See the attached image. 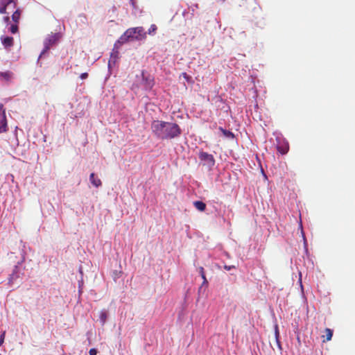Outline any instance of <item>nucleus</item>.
<instances>
[{"label": "nucleus", "mask_w": 355, "mask_h": 355, "mask_svg": "<svg viewBox=\"0 0 355 355\" xmlns=\"http://www.w3.org/2000/svg\"><path fill=\"white\" fill-rule=\"evenodd\" d=\"M193 205L196 207V209H197L200 211H204L206 209V204L202 201H195L193 202Z\"/></svg>", "instance_id": "ddd939ff"}, {"label": "nucleus", "mask_w": 355, "mask_h": 355, "mask_svg": "<svg viewBox=\"0 0 355 355\" xmlns=\"http://www.w3.org/2000/svg\"><path fill=\"white\" fill-rule=\"evenodd\" d=\"M182 76L183 77L187 80V81H189V80L191 79V77L187 75L186 73H182Z\"/></svg>", "instance_id": "bb28decb"}, {"label": "nucleus", "mask_w": 355, "mask_h": 355, "mask_svg": "<svg viewBox=\"0 0 355 355\" xmlns=\"http://www.w3.org/2000/svg\"><path fill=\"white\" fill-rule=\"evenodd\" d=\"M8 131L6 116H0V134Z\"/></svg>", "instance_id": "6e6552de"}, {"label": "nucleus", "mask_w": 355, "mask_h": 355, "mask_svg": "<svg viewBox=\"0 0 355 355\" xmlns=\"http://www.w3.org/2000/svg\"><path fill=\"white\" fill-rule=\"evenodd\" d=\"M89 354V355H96L97 350L94 348H92V349H90Z\"/></svg>", "instance_id": "5701e85b"}, {"label": "nucleus", "mask_w": 355, "mask_h": 355, "mask_svg": "<svg viewBox=\"0 0 355 355\" xmlns=\"http://www.w3.org/2000/svg\"><path fill=\"white\" fill-rule=\"evenodd\" d=\"M151 130L157 138L162 140L178 137L182 133V130L177 123L159 120L153 121Z\"/></svg>", "instance_id": "f257e3e1"}, {"label": "nucleus", "mask_w": 355, "mask_h": 355, "mask_svg": "<svg viewBox=\"0 0 355 355\" xmlns=\"http://www.w3.org/2000/svg\"><path fill=\"white\" fill-rule=\"evenodd\" d=\"M157 26L155 24H152L150 27V28L148 29V34H151L153 33H155L156 31H157Z\"/></svg>", "instance_id": "412c9836"}, {"label": "nucleus", "mask_w": 355, "mask_h": 355, "mask_svg": "<svg viewBox=\"0 0 355 355\" xmlns=\"http://www.w3.org/2000/svg\"><path fill=\"white\" fill-rule=\"evenodd\" d=\"M219 130L223 132V134L227 137H231V138H233L234 137V134L229 131V130H225L223 129L222 127H220L219 128Z\"/></svg>", "instance_id": "a211bd4d"}, {"label": "nucleus", "mask_w": 355, "mask_h": 355, "mask_svg": "<svg viewBox=\"0 0 355 355\" xmlns=\"http://www.w3.org/2000/svg\"><path fill=\"white\" fill-rule=\"evenodd\" d=\"M326 339L323 340V342L329 341L331 340L333 336V331L331 329L326 328L324 330ZM324 338V336H322Z\"/></svg>", "instance_id": "4468645a"}, {"label": "nucleus", "mask_w": 355, "mask_h": 355, "mask_svg": "<svg viewBox=\"0 0 355 355\" xmlns=\"http://www.w3.org/2000/svg\"><path fill=\"white\" fill-rule=\"evenodd\" d=\"M10 31L13 34L16 33L18 31V26L16 23L10 26Z\"/></svg>", "instance_id": "aec40b11"}, {"label": "nucleus", "mask_w": 355, "mask_h": 355, "mask_svg": "<svg viewBox=\"0 0 355 355\" xmlns=\"http://www.w3.org/2000/svg\"><path fill=\"white\" fill-rule=\"evenodd\" d=\"M12 73L10 71L1 72L0 76L6 80H9L12 78Z\"/></svg>", "instance_id": "f3484780"}, {"label": "nucleus", "mask_w": 355, "mask_h": 355, "mask_svg": "<svg viewBox=\"0 0 355 355\" xmlns=\"http://www.w3.org/2000/svg\"><path fill=\"white\" fill-rule=\"evenodd\" d=\"M236 267L233 265H231V266H227V265H225L224 266V268L226 270H230L233 268H235Z\"/></svg>", "instance_id": "b1692460"}, {"label": "nucleus", "mask_w": 355, "mask_h": 355, "mask_svg": "<svg viewBox=\"0 0 355 355\" xmlns=\"http://www.w3.org/2000/svg\"><path fill=\"white\" fill-rule=\"evenodd\" d=\"M89 180L95 187H99L102 184L101 180L98 178L96 177L94 173H92L90 174Z\"/></svg>", "instance_id": "9d476101"}, {"label": "nucleus", "mask_w": 355, "mask_h": 355, "mask_svg": "<svg viewBox=\"0 0 355 355\" xmlns=\"http://www.w3.org/2000/svg\"><path fill=\"white\" fill-rule=\"evenodd\" d=\"M87 77H88V73H86V72L81 73L80 76V78L81 79H86Z\"/></svg>", "instance_id": "a878e982"}, {"label": "nucleus", "mask_w": 355, "mask_h": 355, "mask_svg": "<svg viewBox=\"0 0 355 355\" xmlns=\"http://www.w3.org/2000/svg\"><path fill=\"white\" fill-rule=\"evenodd\" d=\"M5 334L6 333L5 332H3V334L1 335V337H0V345H1L4 341V338H5Z\"/></svg>", "instance_id": "393cba45"}, {"label": "nucleus", "mask_w": 355, "mask_h": 355, "mask_svg": "<svg viewBox=\"0 0 355 355\" xmlns=\"http://www.w3.org/2000/svg\"><path fill=\"white\" fill-rule=\"evenodd\" d=\"M278 151L282 154H286L288 150V145H286L284 147L277 146Z\"/></svg>", "instance_id": "6ab92c4d"}, {"label": "nucleus", "mask_w": 355, "mask_h": 355, "mask_svg": "<svg viewBox=\"0 0 355 355\" xmlns=\"http://www.w3.org/2000/svg\"><path fill=\"white\" fill-rule=\"evenodd\" d=\"M1 42L5 48H9L13 46L14 39L12 37H1Z\"/></svg>", "instance_id": "1a4fd4ad"}, {"label": "nucleus", "mask_w": 355, "mask_h": 355, "mask_svg": "<svg viewBox=\"0 0 355 355\" xmlns=\"http://www.w3.org/2000/svg\"><path fill=\"white\" fill-rule=\"evenodd\" d=\"M279 327H278L277 324H275V341L277 348L279 349V350L281 351L282 346H281V343L279 341Z\"/></svg>", "instance_id": "9b49d317"}, {"label": "nucleus", "mask_w": 355, "mask_h": 355, "mask_svg": "<svg viewBox=\"0 0 355 355\" xmlns=\"http://www.w3.org/2000/svg\"><path fill=\"white\" fill-rule=\"evenodd\" d=\"M146 38V32L141 26L127 29L114 44V46L122 45L129 41H141Z\"/></svg>", "instance_id": "f03ea898"}, {"label": "nucleus", "mask_w": 355, "mask_h": 355, "mask_svg": "<svg viewBox=\"0 0 355 355\" xmlns=\"http://www.w3.org/2000/svg\"><path fill=\"white\" fill-rule=\"evenodd\" d=\"M198 157L202 162H204V165H207L210 168L213 167L215 164V159L214 156L207 152H200Z\"/></svg>", "instance_id": "7ed1b4c3"}, {"label": "nucleus", "mask_w": 355, "mask_h": 355, "mask_svg": "<svg viewBox=\"0 0 355 355\" xmlns=\"http://www.w3.org/2000/svg\"><path fill=\"white\" fill-rule=\"evenodd\" d=\"M138 88H139V86H138V85H133L132 86V89H134V90H135V89H138Z\"/></svg>", "instance_id": "c85d7f7f"}, {"label": "nucleus", "mask_w": 355, "mask_h": 355, "mask_svg": "<svg viewBox=\"0 0 355 355\" xmlns=\"http://www.w3.org/2000/svg\"><path fill=\"white\" fill-rule=\"evenodd\" d=\"M0 116H6L5 110H3V104L0 103Z\"/></svg>", "instance_id": "4be33fe9"}, {"label": "nucleus", "mask_w": 355, "mask_h": 355, "mask_svg": "<svg viewBox=\"0 0 355 355\" xmlns=\"http://www.w3.org/2000/svg\"><path fill=\"white\" fill-rule=\"evenodd\" d=\"M141 84L145 90H150L155 84L154 78L151 76L147 75L144 71H142Z\"/></svg>", "instance_id": "20e7f679"}, {"label": "nucleus", "mask_w": 355, "mask_h": 355, "mask_svg": "<svg viewBox=\"0 0 355 355\" xmlns=\"http://www.w3.org/2000/svg\"><path fill=\"white\" fill-rule=\"evenodd\" d=\"M19 18H20V12L19 10H17L16 11H15L13 12V14L12 15V19L15 23L17 24L19 22Z\"/></svg>", "instance_id": "dca6fc26"}, {"label": "nucleus", "mask_w": 355, "mask_h": 355, "mask_svg": "<svg viewBox=\"0 0 355 355\" xmlns=\"http://www.w3.org/2000/svg\"><path fill=\"white\" fill-rule=\"evenodd\" d=\"M10 6H12L13 8L16 7V3L14 0H1L0 14L6 13L7 8Z\"/></svg>", "instance_id": "423d86ee"}, {"label": "nucleus", "mask_w": 355, "mask_h": 355, "mask_svg": "<svg viewBox=\"0 0 355 355\" xmlns=\"http://www.w3.org/2000/svg\"><path fill=\"white\" fill-rule=\"evenodd\" d=\"M130 3H131L132 6L133 7H135V0H130Z\"/></svg>", "instance_id": "c756f323"}, {"label": "nucleus", "mask_w": 355, "mask_h": 355, "mask_svg": "<svg viewBox=\"0 0 355 355\" xmlns=\"http://www.w3.org/2000/svg\"><path fill=\"white\" fill-rule=\"evenodd\" d=\"M107 312L105 311H101L99 314V319L103 325L105 323V322L107 320Z\"/></svg>", "instance_id": "2eb2a0df"}, {"label": "nucleus", "mask_w": 355, "mask_h": 355, "mask_svg": "<svg viewBox=\"0 0 355 355\" xmlns=\"http://www.w3.org/2000/svg\"><path fill=\"white\" fill-rule=\"evenodd\" d=\"M4 21H5V22L8 23L9 21H10V17H4Z\"/></svg>", "instance_id": "cd10ccee"}, {"label": "nucleus", "mask_w": 355, "mask_h": 355, "mask_svg": "<svg viewBox=\"0 0 355 355\" xmlns=\"http://www.w3.org/2000/svg\"><path fill=\"white\" fill-rule=\"evenodd\" d=\"M18 278H19V268L17 266H15L12 270V272L9 276L8 283L12 284Z\"/></svg>", "instance_id": "0eeeda50"}, {"label": "nucleus", "mask_w": 355, "mask_h": 355, "mask_svg": "<svg viewBox=\"0 0 355 355\" xmlns=\"http://www.w3.org/2000/svg\"><path fill=\"white\" fill-rule=\"evenodd\" d=\"M58 40V36L57 34H51L49 35L44 41V49L42 51L41 55L46 52L50 48L55 44V42Z\"/></svg>", "instance_id": "39448f33"}, {"label": "nucleus", "mask_w": 355, "mask_h": 355, "mask_svg": "<svg viewBox=\"0 0 355 355\" xmlns=\"http://www.w3.org/2000/svg\"><path fill=\"white\" fill-rule=\"evenodd\" d=\"M199 272L200 274L201 278L203 279L202 284L201 286L199 288V291H200V289L202 288L203 286H207L208 282L207 280V278H206V276H205V270H204L203 267H200L199 268Z\"/></svg>", "instance_id": "f8f14e48"}]
</instances>
